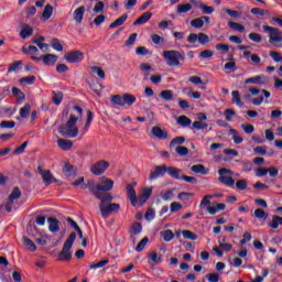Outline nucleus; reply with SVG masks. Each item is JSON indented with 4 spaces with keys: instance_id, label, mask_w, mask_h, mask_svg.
I'll return each instance as SVG.
<instances>
[{
    "instance_id": "1",
    "label": "nucleus",
    "mask_w": 282,
    "mask_h": 282,
    "mask_svg": "<svg viewBox=\"0 0 282 282\" xmlns=\"http://www.w3.org/2000/svg\"><path fill=\"white\" fill-rule=\"evenodd\" d=\"M99 200V210L104 219L109 218L111 213H118V210H120V204L111 203L113 202L111 193H104Z\"/></svg>"
},
{
    "instance_id": "2",
    "label": "nucleus",
    "mask_w": 282,
    "mask_h": 282,
    "mask_svg": "<svg viewBox=\"0 0 282 282\" xmlns=\"http://www.w3.org/2000/svg\"><path fill=\"white\" fill-rule=\"evenodd\" d=\"M76 122H78V117L75 115H70L66 124L58 127V133L64 138H77L78 137V127H76Z\"/></svg>"
},
{
    "instance_id": "3",
    "label": "nucleus",
    "mask_w": 282,
    "mask_h": 282,
    "mask_svg": "<svg viewBox=\"0 0 282 282\" xmlns=\"http://www.w3.org/2000/svg\"><path fill=\"white\" fill-rule=\"evenodd\" d=\"M163 58L166 62V65H169V67H181L182 66L181 61H186V57L184 56V54L175 50L164 51Z\"/></svg>"
},
{
    "instance_id": "4",
    "label": "nucleus",
    "mask_w": 282,
    "mask_h": 282,
    "mask_svg": "<svg viewBox=\"0 0 282 282\" xmlns=\"http://www.w3.org/2000/svg\"><path fill=\"white\" fill-rule=\"evenodd\" d=\"M76 241V232H72L64 242L63 249L58 254V261H72V246Z\"/></svg>"
},
{
    "instance_id": "5",
    "label": "nucleus",
    "mask_w": 282,
    "mask_h": 282,
    "mask_svg": "<svg viewBox=\"0 0 282 282\" xmlns=\"http://www.w3.org/2000/svg\"><path fill=\"white\" fill-rule=\"evenodd\" d=\"M135 100H138L135 96L129 93H126L122 96H111L112 105H118L119 107H124V105H127L128 107H133V105H135Z\"/></svg>"
},
{
    "instance_id": "6",
    "label": "nucleus",
    "mask_w": 282,
    "mask_h": 282,
    "mask_svg": "<svg viewBox=\"0 0 282 282\" xmlns=\"http://www.w3.org/2000/svg\"><path fill=\"white\" fill-rule=\"evenodd\" d=\"M262 28L263 32L269 34V43H271V45H275V47H281V45H279V43H282L281 30L270 25H263Z\"/></svg>"
},
{
    "instance_id": "7",
    "label": "nucleus",
    "mask_w": 282,
    "mask_h": 282,
    "mask_svg": "<svg viewBox=\"0 0 282 282\" xmlns=\"http://www.w3.org/2000/svg\"><path fill=\"white\" fill-rule=\"evenodd\" d=\"M37 173L41 175L43 183L45 186H50L52 182H55V184H58V180L54 177L52 174V171L43 169V166H37Z\"/></svg>"
},
{
    "instance_id": "8",
    "label": "nucleus",
    "mask_w": 282,
    "mask_h": 282,
    "mask_svg": "<svg viewBox=\"0 0 282 282\" xmlns=\"http://www.w3.org/2000/svg\"><path fill=\"white\" fill-rule=\"evenodd\" d=\"M219 173V177H218V181L221 183V184H225V186H235V180L232 178V176H226L227 175H232V171L226 169V167H223L218 171Z\"/></svg>"
},
{
    "instance_id": "9",
    "label": "nucleus",
    "mask_w": 282,
    "mask_h": 282,
    "mask_svg": "<svg viewBox=\"0 0 282 282\" xmlns=\"http://www.w3.org/2000/svg\"><path fill=\"white\" fill-rule=\"evenodd\" d=\"M82 188H88V191L96 197V199H101L105 193H101L100 189H98V183L96 184V181L88 180L85 184L82 185Z\"/></svg>"
},
{
    "instance_id": "10",
    "label": "nucleus",
    "mask_w": 282,
    "mask_h": 282,
    "mask_svg": "<svg viewBox=\"0 0 282 282\" xmlns=\"http://www.w3.org/2000/svg\"><path fill=\"white\" fill-rule=\"evenodd\" d=\"M107 169H109V161L100 160L91 165L90 173L97 176L102 175Z\"/></svg>"
},
{
    "instance_id": "11",
    "label": "nucleus",
    "mask_w": 282,
    "mask_h": 282,
    "mask_svg": "<svg viewBox=\"0 0 282 282\" xmlns=\"http://www.w3.org/2000/svg\"><path fill=\"white\" fill-rule=\"evenodd\" d=\"M166 175V165H155L154 170L150 171L148 182H155L158 177Z\"/></svg>"
},
{
    "instance_id": "12",
    "label": "nucleus",
    "mask_w": 282,
    "mask_h": 282,
    "mask_svg": "<svg viewBox=\"0 0 282 282\" xmlns=\"http://www.w3.org/2000/svg\"><path fill=\"white\" fill-rule=\"evenodd\" d=\"M138 186V183H131L127 184L126 191L127 196L130 199L131 206H138V194H135V187Z\"/></svg>"
},
{
    "instance_id": "13",
    "label": "nucleus",
    "mask_w": 282,
    "mask_h": 282,
    "mask_svg": "<svg viewBox=\"0 0 282 282\" xmlns=\"http://www.w3.org/2000/svg\"><path fill=\"white\" fill-rule=\"evenodd\" d=\"M112 189H113V180L102 176L100 178V183H98L99 193H109V191H112Z\"/></svg>"
},
{
    "instance_id": "14",
    "label": "nucleus",
    "mask_w": 282,
    "mask_h": 282,
    "mask_svg": "<svg viewBox=\"0 0 282 282\" xmlns=\"http://www.w3.org/2000/svg\"><path fill=\"white\" fill-rule=\"evenodd\" d=\"M67 63H80L85 58V53L82 51H73L64 55Z\"/></svg>"
},
{
    "instance_id": "15",
    "label": "nucleus",
    "mask_w": 282,
    "mask_h": 282,
    "mask_svg": "<svg viewBox=\"0 0 282 282\" xmlns=\"http://www.w3.org/2000/svg\"><path fill=\"white\" fill-rule=\"evenodd\" d=\"M265 83H268V77H265V75H258L245 80V85H265Z\"/></svg>"
},
{
    "instance_id": "16",
    "label": "nucleus",
    "mask_w": 282,
    "mask_h": 282,
    "mask_svg": "<svg viewBox=\"0 0 282 282\" xmlns=\"http://www.w3.org/2000/svg\"><path fill=\"white\" fill-rule=\"evenodd\" d=\"M47 223L50 232L56 234L61 230V221L57 218L48 217Z\"/></svg>"
},
{
    "instance_id": "17",
    "label": "nucleus",
    "mask_w": 282,
    "mask_h": 282,
    "mask_svg": "<svg viewBox=\"0 0 282 282\" xmlns=\"http://www.w3.org/2000/svg\"><path fill=\"white\" fill-rule=\"evenodd\" d=\"M204 21H205V23H210V18H208L206 15L196 18L191 21V25H192V28H196V30H199V29L204 28Z\"/></svg>"
},
{
    "instance_id": "18",
    "label": "nucleus",
    "mask_w": 282,
    "mask_h": 282,
    "mask_svg": "<svg viewBox=\"0 0 282 282\" xmlns=\"http://www.w3.org/2000/svg\"><path fill=\"white\" fill-rule=\"evenodd\" d=\"M76 171H78V167L69 163H65L63 166V173L66 177H76Z\"/></svg>"
},
{
    "instance_id": "19",
    "label": "nucleus",
    "mask_w": 282,
    "mask_h": 282,
    "mask_svg": "<svg viewBox=\"0 0 282 282\" xmlns=\"http://www.w3.org/2000/svg\"><path fill=\"white\" fill-rule=\"evenodd\" d=\"M206 210L209 215H217L219 210H226V204L215 203L214 206H207Z\"/></svg>"
},
{
    "instance_id": "20",
    "label": "nucleus",
    "mask_w": 282,
    "mask_h": 282,
    "mask_svg": "<svg viewBox=\"0 0 282 282\" xmlns=\"http://www.w3.org/2000/svg\"><path fill=\"white\" fill-rule=\"evenodd\" d=\"M151 133L159 140H166V138H169V133H166V131L162 130V128L158 126L152 128Z\"/></svg>"
},
{
    "instance_id": "21",
    "label": "nucleus",
    "mask_w": 282,
    "mask_h": 282,
    "mask_svg": "<svg viewBox=\"0 0 282 282\" xmlns=\"http://www.w3.org/2000/svg\"><path fill=\"white\" fill-rule=\"evenodd\" d=\"M170 177H173L174 180H182V170L175 167V166H166V172Z\"/></svg>"
},
{
    "instance_id": "22",
    "label": "nucleus",
    "mask_w": 282,
    "mask_h": 282,
    "mask_svg": "<svg viewBox=\"0 0 282 282\" xmlns=\"http://www.w3.org/2000/svg\"><path fill=\"white\" fill-rule=\"evenodd\" d=\"M151 17H153V13L144 12L133 22V25H144V23H148L151 20Z\"/></svg>"
},
{
    "instance_id": "23",
    "label": "nucleus",
    "mask_w": 282,
    "mask_h": 282,
    "mask_svg": "<svg viewBox=\"0 0 282 282\" xmlns=\"http://www.w3.org/2000/svg\"><path fill=\"white\" fill-rule=\"evenodd\" d=\"M57 147L62 149L63 151H69L74 147V142L67 140V139H57Z\"/></svg>"
},
{
    "instance_id": "24",
    "label": "nucleus",
    "mask_w": 282,
    "mask_h": 282,
    "mask_svg": "<svg viewBox=\"0 0 282 282\" xmlns=\"http://www.w3.org/2000/svg\"><path fill=\"white\" fill-rule=\"evenodd\" d=\"M74 20L76 23H83V17H85V6L77 8L73 13Z\"/></svg>"
},
{
    "instance_id": "25",
    "label": "nucleus",
    "mask_w": 282,
    "mask_h": 282,
    "mask_svg": "<svg viewBox=\"0 0 282 282\" xmlns=\"http://www.w3.org/2000/svg\"><path fill=\"white\" fill-rule=\"evenodd\" d=\"M44 65H54L56 63V61H58V56H56L55 54H46V55H42L41 56Z\"/></svg>"
},
{
    "instance_id": "26",
    "label": "nucleus",
    "mask_w": 282,
    "mask_h": 282,
    "mask_svg": "<svg viewBox=\"0 0 282 282\" xmlns=\"http://www.w3.org/2000/svg\"><path fill=\"white\" fill-rule=\"evenodd\" d=\"M127 19H129V15L127 13L122 14L112 23H110L109 25L110 30H113V28H120V25H124V21H127Z\"/></svg>"
},
{
    "instance_id": "27",
    "label": "nucleus",
    "mask_w": 282,
    "mask_h": 282,
    "mask_svg": "<svg viewBox=\"0 0 282 282\" xmlns=\"http://www.w3.org/2000/svg\"><path fill=\"white\" fill-rule=\"evenodd\" d=\"M52 14H54V7H52V4H46L44 11L42 12L43 21H48V19H52Z\"/></svg>"
},
{
    "instance_id": "28",
    "label": "nucleus",
    "mask_w": 282,
    "mask_h": 282,
    "mask_svg": "<svg viewBox=\"0 0 282 282\" xmlns=\"http://www.w3.org/2000/svg\"><path fill=\"white\" fill-rule=\"evenodd\" d=\"M30 111H32V106L30 104H25L24 107L20 109V117H18V120L28 118V116H30Z\"/></svg>"
},
{
    "instance_id": "29",
    "label": "nucleus",
    "mask_w": 282,
    "mask_h": 282,
    "mask_svg": "<svg viewBox=\"0 0 282 282\" xmlns=\"http://www.w3.org/2000/svg\"><path fill=\"white\" fill-rule=\"evenodd\" d=\"M159 97L162 100H166V101L173 100L175 98V96L173 95V90H171V89L162 90L159 94Z\"/></svg>"
},
{
    "instance_id": "30",
    "label": "nucleus",
    "mask_w": 282,
    "mask_h": 282,
    "mask_svg": "<svg viewBox=\"0 0 282 282\" xmlns=\"http://www.w3.org/2000/svg\"><path fill=\"white\" fill-rule=\"evenodd\" d=\"M160 235L164 241H173L175 239V234L171 229L163 230Z\"/></svg>"
},
{
    "instance_id": "31",
    "label": "nucleus",
    "mask_w": 282,
    "mask_h": 282,
    "mask_svg": "<svg viewBox=\"0 0 282 282\" xmlns=\"http://www.w3.org/2000/svg\"><path fill=\"white\" fill-rule=\"evenodd\" d=\"M270 228H272L273 230H276V228H279V226H282V217L281 216H276L273 215L272 216V221L269 223Z\"/></svg>"
},
{
    "instance_id": "32",
    "label": "nucleus",
    "mask_w": 282,
    "mask_h": 282,
    "mask_svg": "<svg viewBox=\"0 0 282 282\" xmlns=\"http://www.w3.org/2000/svg\"><path fill=\"white\" fill-rule=\"evenodd\" d=\"M231 96V102H235L238 107H243V101H241V95L239 94V90H234Z\"/></svg>"
},
{
    "instance_id": "33",
    "label": "nucleus",
    "mask_w": 282,
    "mask_h": 282,
    "mask_svg": "<svg viewBox=\"0 0 282 282\" xmlns=\"http://www.w3.org/2000/svg\"><path fill=\"white\" fill-rule=\"evenodd\" d=\"M45 41V37L44 36H39L36 39H33L32 40V43H34L35 45H37V47H40V50H47V47H50L48 44L46 43H43Z\"/></svg>"
},
{
    "instance_id": "34",
    "label": "nucleus",
    "mask_w": 282,
    "mask_h": 282,
    "mask_svg": "<svg viewBox=\"0 0 282 282\" xmlns=\"http://www.w3.org/2000/svg\"><path fill=\"white\" fill-rule=\"evenodd\" d=\"M23 243L28 247L29 252H36V245L34 241H32V239L23 237Z\"/></svg>"
},
{
    "instance_id": "35",
    "label": "nucleus",
    "mask_w": 282,
    "mask_h": 282,
    "mask_svg": "<svg viewBox=\"0 0 282 282\" xmlns=\"http://www.w3.org/2000/svg\"><path fill=\"white\" fill-rule=\"evenodd\" d=\"M228 28H230L231 30H236L237 32H246V26H243V24L234 22V21H229L227 23Z\"/></svg>"
},
{
    "instance_id": "36",
    "label": "nucleus",
    "mask_w": 282,
    "mask_h": 282,
    "mask_svg": "<svg viewBox=\"0 0 282 282\" xmlns=\"http://www.w3.org/2000/svg\"><path fill=\"white\" fill-rule=\"evenodd\" d=\"M192 122L193 121L184 115L177 118V124H180L181 127H191Z\"/></svg>"
},
{
    "instance_id": "37",
    "label": "nucleus",
    "mask_w": 282,
    "mask_h": 282,
    "mask_svg": "<svg viewBox=\"0 0 282 282\" xmlns=\"http://www.w3.org/2000/svg\"><path fill=\"white\" fill-rule=\"evenodd\" d=\"M191 171H193V173H200V175H206L208 173V171H206V166L203 164L193 165Z\"/></svg>"
},
{
    "instance_id": "38",
    "label": "nucleus",
    "mask_w": 282,
    "mask_h": 282,
    "mask_svg": "<svg viewBox=\"0 0 282 282\" xmlns=\"http://www.w3.org/2000/svg\"><path fill=\"white\" fill-rule=\"evenodd\" d=\"M193 10V6L191 3L178 4L177 12L178 14H186V12H191Z\"/></svg>"
},
{
    "instance_id": "39",
    "label": "nucleus",
    "mask_w": 282,
    "mask_h": 282,
    "mask_svg": "<svg viewBox=\"0 0 282 282\" xmlns=\"http://www.w3.org/2000/svg\"><path fill=\"white\" fill-rule=\"evenodd\" d=\"M139 68L141 69V72H143V76H144L145 80H149V76H150L149 72H151V69H153V67L150 64L143 63L139 66Z\"/></svg>"
},
{
    "instance_id": "40",
    "label": "nucleus",
    "mask_w": 282,
    "mask_h": 282,
    "mask_svg": "<svg viewBox=\"0 0 282 282\" xmlns=\"http://www.w3.org/2000/svg\"><path fill=\"white\" fill-rule=\"evenodd\" d=\"M32 34H34V30L28 25L20 32L21 39H29V36H32Z\"/></svg>"
},
{
    "instance_id": "41",
    "label": "nucleus",
    "mask_w": 282,
    "mask_h": 282,
    "mask_svg": "<svg viewBox=\"0 0 282 282\" xmlns=\"http://www.w3.org/2000/svg\"><path fill=\"white\" fill-rule=\"evenodd\" d=\"M21 198V189L19 187H14L11 194L9 195L8 200L14 202V199Z\"/></svg>"
},
{
    "instance_id": "42",
    "label": "nucleus",
    "mask_w": 282,
    "mask_h": 282,
    "mask_svg": "<svg viewBox=\"0 0 282 282\" xmlns=\"http://www.w3.org/2000/svg\"><path fill=\"white\" fill-rule=\"evenodd\" d=\"M130 232L131 235H140V232H142V224L138 221L133 223Z\"/></svg>"
},
{
    "instance_id": "43",
    "label": "nucleus",
    "mask_w": 282,
    "mask_h": 282,
    "mask_svg": "<svg viewBox=\"0 0 282 282\" xmlns=\"http://www.w3.org/2000/svg\"><path fill=\"white\" fill-rule=\"evenodd\" d=\"M53 105H61L63 102V93L53 90Z\"/></svg>"
},
{
    "instance_id": "44",
    "label": "nucleus",
    "mask_w": 282,
    "mask_h": 282,
    "mask_svg": "<svg viewBox=\"0 0 282 282\" xmlns=\"http://www.w3.org/2000/svg\"><path fill=\"white\" fill-rule=\"evenodd\" d=\"M184 142H186V138H184V137H176V138L171 140L170 149H173V147H177V144L178 145L184 144Z\"/></svg>"
},
{
    "instance_id": "45",
    "label": "nucleus",
    "mask_w": 282,
    "mask_h": 282,
    "mask_svg": "<svg viewBox=\"0 0 282 282\" xmlns=\"http://www.w3.org/2000/svg\"><path fill=\"white\" fill-rule=\"evenodd\" d=\"M184 239H189L191 241H197V235L191 230H182Z\"/></svg>"
},
{
    "instance_id": "46",
    "label": "nucleus",
    "mask_w": 282,
    "mask_h": 282,
    "mask_svg": "<svg viewBox=\"0 0 282 282\" xmlns=\"http://www.w3.org/2000/svg\"><path fill=\"white\" fill-rule=\"evenodd\" d=\"M229 132L232 135V140H234L235 144H241V142H243V138L239 137L237 130L231 128L229 130Z\"/></svg>"
},
{
    "instance_id": "47",
    "label": "nucleus",
    "mask_w": 282,
    "mask_h": 282,
    "mask_svg": "<svg viewBox=\"0 0 282 282\" xmlns=\"http://www.w3.org/2000/svg\"><path fill=\"white\" fill-rule=\"evenodd\" d=\"M51 47H53V50H56V52H63V44H61V40L58 39H53L51 41Z\"/></svg>"
},
{
    "instance_id": "48",
    "label": "nucleus",
    "mask_w": 282,
    "mask_h": 282,
    "mask_svg": "<svg viewBox=\"0 0 282 282\" xmlns=\"http://www.w3.org/2000/svg\"><path fill=\"white\" fill-rule=\"evenodd\" d=\"M173 197H175V194H173V189H167L164 193H161V198L164 202H171V199H173Z\"/></svg>"
},
{
    "instance_id": "49",
    "label": "nucleus",
    "mask_w": 282,
    "mask_h": 282,
    "mask_svg": "<svg viewBox=\"0 0 282 282\" xmlns=\"http://www.w3.org/2000/svg\"><path fill=\"white\" fill-rule=\"evenodd\" d=\"M199 10H202L203 14H213V12H215V9L210 6H206V4H198Z\"/></svg>"
},
{
    "instance_id": "50",
    "label": "nucleus",
    "mask_w": 282,
    "mask_h": 282,
    "mask_svg": "<svg viewBox=\"0 0 282 282\" xmlns=\"http://www.w3.org/2000/svg\"><path fill=\"white\" fill-rule=\"evenodd\" d=\"M147 243H149V237H144L135 247L137 252H142L144 248L147 247Z\"/></svg>"
},
{
    "instance_id": "51",
    "label": "nucleus",
    "mask_w": 282,
    "mask_h": 282,
    "mask_svg": "<svg viewBox=\"0 0 282 282\" xmlns=\"http://www.w3.org/2000/svg\"><path fill=\"white\" fill-rule=\"evenodd\" d=\"M28 144H29V141H24L23 144H21L13 151V155H21V153H25V149H28Z\"/></svg>"
},
{
    "instance_id": "52",
    "label": "nucleus",
    "mask_w": 282,
    "mask_h": 282,
    "mask_svg": "<svg viewBox=\"0 0 282 282\" xmlns=\"http://www.w3.org/2000/svg\"><path fill=\"white\" fill-rule=\"evenodd\" d=\"M175 151H176L177 155H180L181 158L188 155V148H186V147L177 145L175 148Z\"/></svg>"
},
{
    "instance_id": "53",
    "label": "nucleus",
    "mask_w": 282,
    "mask_h": 282,
    "mask_svg": "<svg viewBox=\"0 0 282 282\" xmlns=\"http://www.w3.org/2000/svg\"><path fill=\"white\" fill-rule=\"evenodd\" d=\"M12 94H13V96H15V98L18 100H25V94H23V91H21V89H19V88L13 87Z\"/></svg>"
},
{
    "instance_id": "54",
    "label": "nucleus",
    "mask_w": 282,
    "mask_h": 282,
    "mask_svg": "<svg viewBox=\"0 0 282 282\" xmlns=\"http://www.w3.org/2000/svg\"><path fill=\"white\" fill-rule=\"evenodd\" d=\"M198 43L207 45V43H210V37L205 33H198Z\"/></svg>"
},
{
    "instance_id": "55",
    "label": "nucleus",
    "mask_w": 282,
    "mask_h": 282,
    "mask_svg": "<svg viewBox=\"0 0 282 282\" xmlns=\"http://www.w3.org/2000/svg\"><path fill=\"white\" fill-rule=\"evenodd\" d=\"M251 14H257L258 17H265V14H270V11L260 8H253L251 9Z\"/></svg>"
},
{
    "instance_id": "56",
    "label": "nucleus",
    "mask_w": 282,
    "mask_h": 282,
    "mask_svg": "<svg viewBox=\"0 0 282 282\" xmlns=\"http://www.w3.org/2000/svg\"><path fill=\"white\" fill-rule=\"evenodd\" d=\"M192 129H196L199 131L200 129H208V123H204L202 121H194L192 123Z\"/></svg>"
},
{
    "instance_id": "57",
    "label": "nucleus",
    "mask_w": 282,
    "mask_h": 282,
    "mask_svg": "<svg viewBox=\"0 0 282 282\" xmlns=\"http://www.w3.org/2000/svg\"><path fill=\"white\" fill-rule=\"evenodd\" d=\"M107 263H109V259H104L97 263L90 264V270H96L98 268H105V265H107Z\"/></svg>"
},
{
    "instance_id": "58",
    "label": "nucleus",
    "mask_w": 282,
    "mask_h": 282,
    "mask_svg": "<svg viewBox=\"0 0 282 282\" xmlns=\"http://www.w3.org/2000/svg\"><path fill=\"white\" fill-rule=\"evenodd\" d=\"M91 72H94L95 74H97V76L99 78H101L102 80H105V70H102V68L98 67V66H91L90 67Z\"/></svg>"
},
{
    "instance_id": "59",
    "label": "nucleus",
    "mask_w": 282,
    "mask_h": 282,
    "mask_svg": "<svg viewBox=\"0 0 282 282\" xmlns=\"http://www.w3.org/2000/svg\"><path fill=\"white\" fill-rule=\"evenodd\" d=\"M149 259L153 261V263H162V257L158 256L155 251L149 253Z\"/></svg>"
},
{
    "instance_id": "60",
    "label": "nucleus",
    "mask_w": 282,
    "mask_h": 282,
    "mask_svg": "<svg viewBox=\"0 0 282 282\" xmlns=\"http://www.w3.org/2000/svg\"><path fill=\"white\" fill-rule=\"evenodd\" d=\"M254 217L257 219H268V214H265V210L258 208L254 210Z\"/></svg>"
},
{
    "instance_id": "61",
    "label": "nucleus",
    "mask_w": 282,
    "mask_h": 282,
    "mask_svg": "<svg viewBox=\"0 0 282 282\" xmlns=\"http://www.w3.org/2000/svg\"><path fill=\"white\" fill-rule=\"evenodd\" d=\"M238 191H246L248 188V182L246 180H239L236 182Z\"/></svg>"
},
{
    "instance_id": "62",
    "label": "nucleus",
    "mask_w": 282,
    "mask_h": 282,
    "mask_svg": "<svg viewBox=\"0 0 282 282\" xmlns=\"http://www.w3.org/2000/svg\"><path fill=\"white\" fill-rule=\"evenodd\" d=\"M208 282H219V273H208L205 275Z\"/></svg>"
},
{
    "instance_id": "63",
    "label": "nucleus",
    "mask_w": 282,
    "mask_h": 282,
    "mask_svg": "<svg viewBox=\"0 0 282 282\" xmlns=\"http://www.w3.org/2000/svg\"><path fill=\"white\" fill-rule=\"evenodd\" d=\"M249 39L253 41V43H261V41H263V37L259 33H250Z\"/></svg>"
},
{
    "instance_id": "64",
    "label": "nucleus",
    "mask_w": 282,
    "mask_h": 282,
    "mask_svg": "<svg viewBox=\"0 0 282 282\" xmlns=\"http://www.w3.org/2000/svg\"><path fill=\"white\" fill-rule=\"evenodd\" d=\"M269 56H271V58H273V61H274L275 63H282L281 53L271 51V52L269 53Z\"/></svg>"
}]
</instances>
